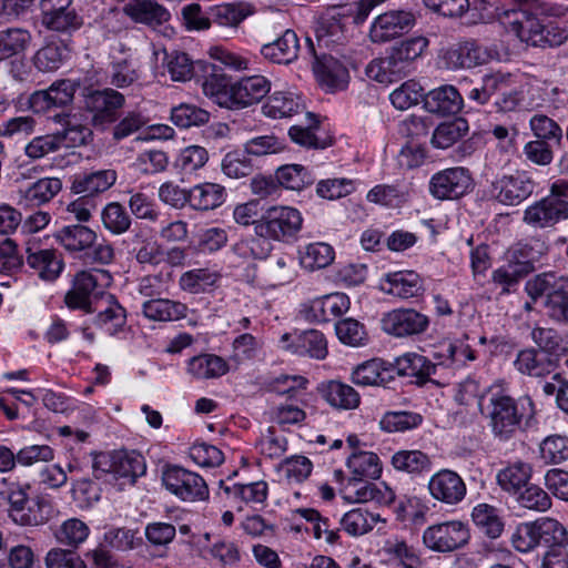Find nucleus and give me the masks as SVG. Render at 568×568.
Wrapping results in <instances>:
<instances>
[{"label": "nucleus", "instance_id": "nucleus-1", "mask_svg": "<svg viewBox=\"0 0 568 568\" xmlns=\"http://www.w3.org/2000/svg\"><path fill=\"white\" fill-rule=\"evenodd\" d=\"M346 466L349 470L347 486L355 495L356 503L375 501L379 505H388L394 498V491L387 486L379 487L372 483L379 478L382 465L377 454L358 450L347 458Z\"/></svg>", "mask_w": 568, "mask_h": 568}, {"label": "nucleus", "instance_id": "nucleus-2", "mask_svg": "<svg viewBox=\"0 0 568 568\" xmlns=\"http://www.w3.org/2000/svg\"><path fill=\"white\" fill-rule=\"evenodd\" d=\"M386 0H358L353 3L333 6L322 14L316 27L320 47L331 48L343 44L347 39V23H363L371 11Z\"/></svg>", "mask_w": 568, "mask_h": 568}, {"label": "nucleus", "instance_id": "nucleus-3", "mask_svg": "<svg viewBox=\"0 0 568 568\" xmlns=\"http://www.w3.org/2000/svg\"><path fill=\"white\" fill-rule=\"evenodd\" d=\"M428 45L424 37H414L393 45L384 58L372 60L365 69L366 75L378 83L389 84L407 77L414 61Z\"/></svg>", "mask_w": 568, "mask_h": 568}, {"label": "nucleus", "instance_id": "nucleus-4", "mask_svg": "<svg viewBox=\"0 0 568 568\" xmlns=\"http://www.w3.org/2000/svg\"><path fill=\"white\" fill-rule=\"evenodd\" d=\"M54 239L70 255L87 264H110L114 260L113 246L103 241L95 244L98 234L83 224H69L54 233Z\"/></svg>", "mask_w": 568, "mask_h": 568}, {"label": "nucleus", "instance_id": "nucleus-5", "mask_svg": "<svg viewBox=\"0 0 568 568\" xmlns=\"http://www.w3.org/2000/svg\"><path fill=\"white\" fill-rule=\"evenodd\" d=\"M525 292L534 302L544 298L547 316L552 322L568 325V277L540 273L525 283Z\"/></svg>", "mask_w": 568, "mask_h": 568}, {"label": "nucleus", "instance_id": "nucleus-6", "mask_svg": "<svg viewBox=\"0 0 568 568\" xmlns=\"http://www.w3.org/2000/svg\"><path fill=\"white\" fill-rule=\"evenodd\" d=\"M302 225L303 216L297 209L274 205L262 213L260 222L255 224V234L273 241L291 243L296 240Z\"/></svg>", "mask_w": 568, "mask_h": 568}, {"label": "nucleus", "instance_id": "nucleus-7", "mask_svg": "<svg viewBox=\"0 0 568 568\" xmlns=\"http://www.w3.org/2000/svg\"><path fill=\"white\" fill-rule=\"evenodd\" d=\"M92 467L98 479L111 476L113 479H125L130 484H134L146 470L144 457L140 453L124 449L99 453L94 456Z\"/></svg>", "mask_w": 568, "mask_h": 568}, {"label": "nucleus", "instance_id": "nucleus-8", "mask_svg": "<svg viewBox=\"0 0 568 568\" xmlns=\"http://www.w3.org/2000/svg\"><path fill=\"white\" fill-rule=\"evenodd\" d=\"M84 109L90 115L91 125L104 131L120 119L125 97L113 88L92 90L84 95Z\"/></svg>", "mask_w": 568, "mask_h": 568}, {"label": "nucleus", "instance_id": "nucleus-9", "mask_svg": "<svg viewBox=\"0 0 568 568\" xmlns=\"http://www.w3.org/2000/svg\"><path fill=\"white\" fill-rule=\"evenodd\" d=\"M470 531L460 520H446L428 526L423 532L424 546L435 552H453L465 547Z\"/></svg>", "mask_w": 568, "mask_h": 568}, {"label": "nucleus", "instance_id": "nucleus-10", "mask_svg": "<svg viewBox=\"0 0 568 568\" xmlns=\"http://www.w3.org/2000/svg\"><path fill=\"white\" fill-rule=\"evenodd\" d=\"M488 408L493 434L501 440L510 438L519 428L523 418L518 403L509 395L498 390L491 393Z\"/></svg>", "mask_w": 568, "mask_h": 568}, {"label": "nucleus", "instance_id": "nucleus-11", "mask_svg": "<svg viewBox=\"0 0 568 568\" xmlns=\"http://www.w3.org/2000/svg\"><path fill=\"white\" fill-rule=\"evenodd\" d=\"M470 171L464 166L448 168L436 172L429 180V193L437 200H457L473 190Z\"/></svg>", "mask_w": 568, "mask_h": 568}, {"label": "nucleus", "instance_id": "nucleus-12", "mask_svg": "<svg viewBox=\"0 0 568 568\" xmlns=\"http://www.w3.org/2000/svg\"><path fill=\"white\" fill-rule=\"evenodd\" d=\"M162 480L165 488L183 501L204 500L209 497L205 480L199 474L183 467H168Z\"/></svg>", "mask_w": 568, "mask_h": 568}, {"label": "nucleus", "instance_id": "nucleus-13", "mask_svg": "<svg viewBox=\"0 0 568 568\" xmlns=\"http://www.w3.org/2000/svg\"><path fill=\"white\" fill-rule=\"evenodd\" d=\"M73 0H40L41 22L54 32L72 34L83 24V18L72 6Z\"/></svg>", "mask_w": 568, "mask_h": 568}, {"label": "nucleus", "instance_id": "nucleus-14", "mask_svg": "<svg viewBox=\"0 0 568 568\" xmlns=\"http://www.w3.org/2000/svg\"><path fill=\"white\" fill-rule=\"evenodd\" d=\"M535 190V181L525 171L496 176L490 184V195L504 205H518Z\"/></svg>", "mask_w": 568, "mask_h": 568}, {"label": "nucleus", "instance_id": "nucleus-15", "mask_svg": "<svg viewBox=\"0 0 568 568\" xmlns=\"http://www.w3.org/2000/svg\"><path fill=\"white\" fill-rule=\"evenodd\" d=\"M568 219V201L556 196H545L527 206L523 222L532 229L552 227L558 222Z\"/></svg>", "mask_w": 568, "mask_h": 568}, {"label": "nucleus", "instance_id": "nucleus-16", "mask_svg": "<svg viewBox=\"0 0 568 568\" xmlns=\"http://www.w3.org/2000/svg\"><path fill=\"white\" fill-rule=\"evenodd\" d=\"M415 14L406 10H392L374 19L369 37L375 43H384L408 33L415 26Z\"/></svg>", "mask_w": 568, "mask_h": 568}, {"label": "nucleus", "instance_id": "nucleus-17", "mask_svg": "<svg viewBox=\"0 0 568 568\" xmlns=\"http://www.w3.org/2000/svg\"><path fill=\"white\" fill-rule=\"evenodd\" d=\"M282 348L298 356H307L317 361L328 354L327 341L317 329L286 333L281 337Z\"/></svg>", "mask_w": 568, "mask_h": 568}, {"label": "nucleus", "instance_id": "nucleus-18", "mask_svg": "<svg viewBox=\"0 0 568 568\" xmlns=\"http://www.w3.org/2000/svg\"><path fill=\"white\" fill-rule=\"evenodd\" d=\"M79 83L63 79L53 82L47 90L33 92L29 105L36 113H45L54 108H62L73 101Z\"/></svg>", "mask_w": 568, "mask_h": 568}, {"label": "nucleus", "instance_id": "nucleus-19", "mask_svg": "<svg viewBox=\"0 0 568 568\" xmlns=\"http://www.w3.org/2000/svg\"><path fill=\"white\" fill-rule=\"evenodd\" d=\"M428 325V317L413 308L394 310L382 318L383 331L396 337L422 334Z\"/></svg>", "mask_w": 568, "mask_h": 568}, {"label": "nucleus", "instance_id": "nucleus-20", "mask_svg": "<svg viewBox=\"0 0 568 568\" xmlns=\"http://www.w3.org/2000/svg\"><path fill=\"white\" fill-rule=\"evenodd\" d=\"M349 298L344 293H332L314 298L302 305L301 314L310 322L324 323L338 317L349 310Z\"/></svg>", "mask_w": 568, "mask_h": 568}, {"label": "nucleus", "instance_id": "nucleus-21", "mask_svg": "<svg viewBox=\"0 0 568 568\" xmlns=\"http://www.w3.org/2000/svg\"><path fill=\"white\" fill-rule=\"evenodd\" d=\"M430 496L446 505H457L467 493L463 478L454 470L440 469L428 480Z\"/></svg>", "mask_w": 568, "mask_h": 568}, {"label": "nucleus", "instance_id": "nucleus-22", "mask_svg": "<svg viewBox=\"0 0 568 568\" xmlns=\"http://www.w3.org/2000/svg\"><path fill=\"white\" fill-rule=\"evenodd\" d=\"M28 266L42 281H55L64 268L62 255L53 248H41L36 243H28L26 247Z\"/></svg>", "mask_w": 568, "mask_h": 568}, {"label": "nucleus", "instance_id": "nucleus-23", "mask_svg": "<svg viewBox=\"0 0 568 568\" xmlns=\"http://www.w3.org/2000/svg\"><path fill=\"white\" fill-rule=\"evenodd\" d=\"M196 65L202 71V89L204 94L220 106L230 109L233 83H231L223 69L210 62L200 61Z\"/></svg>", "mask_w": 568, "mask_h": 568}, {"label": "nucleus", "instance_id": "nucleus-24", "mask_svg": "<svg viewBox=\"0 0 568 568\" xmlns=\"http://www.w3.org/2000/svg\"><path fill=\"white\" fill-rule=\"evenodd\" d=\"M271 90V82L264 75L244 77L232 84L230 110H240L258 103Z\"/></svg>", "mask_w": 568, "mask_h": 568}, {"label": "nucleus", "instance_id": "nucleus-25", "mask_svg": "<svg viewBox=\"0 0 568 568\" xmlns=\"http://www.w3.org/2000/svg\"><path fill=\"white\" fill-rule=\"evenodd\" d=\"M381 290L400 300L419 297L425 291L423 278L414 271L387 273L381 281Z\"/></svg>", "mask_w": 568, "mask_h": 568}, {"label": "nucleus", "instance_id": "nucleus-26", "mask_svg": "<svg viewBox=\"0 0 568 568\" xmlns=\"http://www.w3.org/2000/svg\"><path fill=\"white\" fill-rule=\"evenodd\" d=\"M308 42L310 50L315 58L313 70L320 84L331 92L345 89L348 82V71L346 68L331 55L318 58L310 39Z\"/></svg>", "mask_w": 568, "mask_h": 568}, {"label": "nucleus", "instance_id": "nucleus-27", "mask_svg": "<svg viewBox=\"0 0 568 568\" xmlns=\"http://www.w3.org/2000/svg\"><path fill=\"white\" fill-rule=\"evenodd\" d=\"M300 40L295 31L287 29L273 42L261 47V54L270 62L290 64L298 57Z\"/></svg>", "mask_w": 568, "mask_h": 568}, {"label": "nucleus", "instance_id": "nucleus-28", "mask_svg": "<svg viewBox=\"0 0 568 568\" xmlns=\"http://www.w3.org/2000/svg\"><path fill=\"white\" fill-rule=\"evenodd\" d=\"M487 59L486 49L475 42H465L449 48L443 55L445 67L452 70L474 68L484 64Z\"/></svg>", "mask_w": 568, "mask_h": 568}, {"label": "nucleus", "instance_id": "nucleus-29", "mask_svg": "<svg viewBox=\"0 0 568 568\" xmlns=\"http://www.w3.org/2000/svg\"><path fill=\"white\" fill-rule=\"evenodd\" d=\"M102 302L105 306L101 308L98 307V311H95L97 315L92 323L105 334L114 336L119 332H122L126 324V311L111 294L102 297Z\"/></svg>", "mask_w": 568, "mask_h": 568}, {"label": "nucleus", "instance_id": "nucleus-30", "mask_svg": "<svg viewBox=\"0 0 568 568\" xmlns=\"http://www.w3.org/2000/svg\"><path fill=\"white\" fill-rule=\"evenodd\" d=\"M226 200L223 185L203 182L189 189V206L194 211L207 212L220 207Z\"/></svg>", "mask_w": 568, "mask_h": 568}, {"label": "nucleus", "instance_id": "nucleus-31", "mask_svg": "<svg viewBox=\"0 0 568 568\" xmlns=\"http://www.w3.org/2000/svg\"><path fill=\"white\" fill-rule=\"evenodd\" d=\"M437 368L438 365L427 357L417 353H407L396 358L392 369L396 371L399 376L416 377V383L422 385L432 381Z\"/></svg>", "mask_w": 568, "mask_h": 568}, {"label": "nucleus", "instance_id": "nucleus-32", "mask_svg": "<svg viewBox=\"0 0 568 568\" xmlns=\"http://www.w3.org/2000/svg\"><path fill=\"white\" fill-rule=\"evenodd\" d=\"M227 498L235 504H240L237 509L242 510V504L256 508L264 506L267 495L268 486L264 480L253 481L248 484H233L232 486H222Z\"/></svg>", "mask_w": 568, "mask_h": 568}, {"label": "nucleus", "instance_id": "nucleus-33", "mask_svg": "<svg viewBox=\"0 0 568 568\" xmlns=\"http://www.w3.org/2000/svg\"><path fill=\"white\" fill-rule=\"evenodd\" d=\"M471 520L480 534L489 539H498L505 530L501 510L493 505L480 503L471 510Z\"/></svg>", "mask_w": 568, "mask_h": 568}, {"label": "nucleus", "instance_id": "nucleus-34", "mask_svg": "<svg viewBox=\"0 0 568 568\" xmlns=\"http://www.w3.org/2000/svg\"><path fill=\"white\" fill-rule=\"evenodd\" d=\"M424 102L428 112L442 115L456 114L463 106V98L453 85H443L429 91Z\"/></svg>", "mask_w": 568, "mask_h": 568}, {"label": "nucleus", "instance_id": "nucleus-35", "mask_svg": "<svg viewBox=\"0 0 568 568\" xmlns=\"http://www.w3.org/2000/svg\"><path fill=\"white\" fill-rule=\"evenodd\" d=\"M390 464L397 471L416 477L432 470L433 458L419 449H400L392 456Z\"/></svg>", "mask_w": 568, "mask_h": 568}, {"label": "nucleus", "instance_id": "nucleus-36", "mask_svg": "<svg viewBox=\"0 0 568 568\" xmlns=\"http://www.w3.org/2000/svg\"><path fill=\"white\" fill-rule=\"evenodd\" d=\"M143 315L154 322H173L186 317L187 306L179 301L156 297L142 304Z\"/></svg>", "mask_w": 568, "mask_h": 568}, {"label": "nucleus", "instance_id": "nucleus-37", "mask_svg": "<svg viewBox=\"0 0 568 568\" xmlns=\"http://www.w3.org/2000/svg\"><path fill=\"white\" fill-rule=\"evenodd\" d=\"M323 398L337 409L351 410L361 404L359 394L348 384L341 381H328L320 387Z\"/></svg>", "mask_w": 568, "mask_h": 568}, {"label": "nucleus", "instance_id": "nucleus-38", "mask_svg": "<svg viewBox=\"0 0 568 568\" xmlns=\"http://www.w3.org/2000/svg\"><path fill=\"white\" fill-rule=\"evenodd\" d=\"M511 87V74L497 71L486 73L481 81L467 92V98L477 104L484 105L489 102L493 95Z\"/></svg>", "mask_w": 568, "mask_h": 568}, {"label": "nucleus", "instance_id": "nucleus-39", "mask_svg": "<svg viewBox=\"0 0 568 568\" xmlns=\"http://www.w3.org/2000/svg\"><path fill=\"white\" fill-rule=\"evenodd\" d=\"M351 378L357 386H384L393 379V369L375 358L357 365Z\"/></svg>", "mask_w": 568, "mask_h": 568}, {"label": "nucleus", "instance_id": "nucleus-40", "mask_svg": "<svg viewBox=\"0 0 568 568\" xmlns=\"http://www.w3.org/2000/svg\"><path fill=\"white\" fill-rule=\"evenodd\" d=\"M116 172L112 169L98 170L77 176L71 190L75 194L92 196L109 190L116 181Z\"/></svg>", "mask_w": 568, "mask_h": 568}, {"label": "nucleus", "instance_id": "nucleus-41", "mask_svg": "<svg viewBox=\"0 0 568 568\" xmlns=\"http://www.w3.org/2000/svg\"><path fill=\"white\" fill-rule=\"evenodd\" d=\"M304 108V102L297 94L290 91H276L263 104L262 111L267 118L282 119L301 113Z\"/></svg>", "mask_w": 568, "mask_h": 568}, {"label": "nucleus", "instance_id": "nucleus-42", "mask_svg": "<svg viewBox=\"0 0 568 568\" xmlns=\"http://www.w3.org/2000/svg\"><path fill=\"white\" fill-rule=\"evenodd\" d=\"M255 12L253 4L240 1L222 3L209 8L207 14L212 23L221 27H237L244 19Z\"/></svg>", "mask_w": 568, "mask_h": 568}, {"label": "nucleus", "instance_id": "nucleus-43", "mask_svg": "<svg viewBox=\"0 0 568 568\" xmlns=\"http://www.w3.org/2000/svg\"><path fill=\"white\" fill-rule=\"evenodd\" d=\"M532 468L529 463L515 460L499 469L496 480L499 487L509 494H517L531 478Z\"/></svg>", "mask_w": 568, "mask_h": 568}, {"label": "nucleus", "instance_id": "nucleus-44", "mask_svg": "<svg viewBox=\"0 0 568 568\" xmlns=\"http://www.w3.org/2000/svg\"><path fill=\"white\" fill-rule=\"evenodd\" d=\"M124 10L135 22L150 26H160L171 17L163 6L153 0H133L125 6Z\"/></svg>", "mask_w": 568, "mask_h": 568}, {"label": "nucleus", "instance_id": "nucleus-45", "mask_svg": "<svg viewBox=\"0 0 568 568\" xmlns=\"http://www.w3.org/2000/svg\"><path fill=\"white\" fill-rule=\"evenodd\" d=\"M530 337L540 351L550 356L560 358L568 355L567 336L556 328L535 326Z\"/></svg>", "mask_w": 568, "mask_h": 568}, {"label": "nucleus", "instance_id": "nucleus-46", "mask_svg": "<svg viewBox=\"0 0 568 568\" xmlns=\"http://www.w3.org/2000/svg\"><path fill=\"white\" fill-rule=\"evenodd\" d=\"M544 243L539 241L519 242L508 252L507 262L514 264L526 276L535 270V263L542 255Z\"/></svg>", "mask_w": 568, "mask_h": 568}, {"label": "nucleus", "instance_id": "nucleus-47", "mask_svg": "<svg viewBox=\"0 0 568 568\" xmlns=\"http://www.w3.org/2000/svg\"><path fill=\"white\" fill-rule=\"evenodd\" d=\"M32 40L29 30L11 27L0 31V61L19 57L26 52Z\"/></svg>", "mask_w": 568, "mask_h": 568}, {"label": "nucleus", "instance_id": "nucleus-48", "mask_svg": "<svg viewBox=\"0 0 568 568\" xmlns=\"http://www.w3.org/2000/svg\"><path fill=\"white\" fill-rule=\"evenodd\" d=\"M230 369L227 362L214 354H202L189 361L187 372L197 379L219 378Z\"/></svg>", "mask_w": 568, "mask_h": 568}, {"label": "nucleus", "instance_id": "nucleus-49", "mask_svg": "<svg viewBox=\"0 0 568 568\" xmlns=\"http://www.w3.org/2000/svg\"><path fill=\"white\" fill-rule=\"evenodd\" d=\"M514 366L519 373L531 377H544L552 371L551 361L534 347L519 351L514 361Z\"/></svg>", "mask_w": 568, "mask_h": 568}, {"label": "nucleus", "instance_id": "nucleus-50", "mask_svg": "<svg viewBox=\"0 0 568 568\" xmlns=\"http://www.w3.org/2000/svg\"><path fill=\"white\" fill-rule=\"evenodd\" d=\"M381 520L378 514L371 513L365 508H354L343 515L339 525L349 536L358 537L373 530Z\"/></svg>", "mask_w": 568, "mask_h": 568}, {"label": "nucleus", "instance_id": "nucleus-51", "mask_svg": "<svg viewBox=\"0 0 568 568\" xmlns=\"http://www.w3.org/2000/svg\"><path fill=\"white\" fill-rule=\"evenodd\" d=\"M388 559L402 568H419L420 557L417 550L398 537L388 538L383 547Z\"/></svg>", "mask_w": 568, "mask_h": 568}, {"label": "nucleus", "instance_id": "nucleus-52", "mask_svg": "<svg viewBox=\"0 0 568 568\" xmlns=\"http://www.w3.org/2000/svg\"><path fill=\"white\" fill-rule=\"evenodd\" d=\"M275 176L280 187L293 191H300L313 184L316 179L308 168L301 164L282 165L276 170Z\"/></svg>", "mask_w": 568, "mask_h": 568}, {"label": "nucleus", "instance_id": "nucleus-53", "mask_svg": "<svg viewBox=\"0 0 568 568\" xmlns=\"http://www.w3.org/2000/svg\"><path fill=\"white\" fill-rule=\"evenodd\" d=\"M538 545L549 550L555 547L568 545V530L564 524L552 517L537 519Z\"/></svg>", "mask_w": 568, "mask_h": 568}, {"label": "nucleus", "instance_id": "nucleus-54", "mask_svg": "<svg viewBox=\"0 0 568 568\" xmlns=\"http://www.w3.org/2000/svg\"><path fill=\"white\" fill-rule=\"evenodd\" d=\"M108 72L110 83L119 89L128 88L140 79V69L129 57L111 55Z\"/></svg>", "mask_w": 568, "mask_h": 568}, {"label": "nucleus", "instance_id": "nucleus-55", "mask_svg": "<svg viewBox=\"0 0 568 568\" xmlns=\"http://www.w3.org/2000/svg\"><path fill=\"white\" fill-rule=\"evenodd\" d=\"M62 189V181L58 178H43L23 191L21 201L26 205H42L50 202Z\"/></svg>", "mask_w": 568, "mask_h": 568}, {"label": "nucleus", "instance_id": "nucleus-56", "mask_svg": "<svg viewBox=\"0 0 568 568\" xmlns=\"http://www.w3.org/2000/svg\"><path fill=\"white\" fill-rule=\"evenodd\" d=\"M468 122L464 118L440 123L434 131L432 144L436 149H448L467 134Z\"/></svg>", "mask_w": 568, "mask_h": 568}, {"label": "nucleus", "instance_id": "nucleus-57", "mask_svg": "<svg viewBox=\"0 0 568 568\" xmlns=\"http://www.w3.org/2000/svg\"><path fill=\"white\" fill-rule=\"evenodd\" d=\"M306 119V125L296 124L288 130L292 141L305 148L325 149L328 146L332 141L323 139L317 134L318 121L315 119L314 114L307 112Z\"/></svg>", "mask_w": 568, "mask_h": 568}, {"label": "nucleus", "instance_id": "nucleus-58", "mask_svg": "<svg viewBox=\"0 0 568 568\" xmlns=\"http://www.w3.org/2000/svg\"><path fill=\"white\" fill-rule=\"evenodd\" d=\"M539 458L546 465H560L568 460V436L551 434L539 443Z\"/></svg>", "mask_w": 568, "mask_h": 568}, {"label": "nucleus", "instance_id": "nucleus-59", "mask_svg": "<svg viewBox=\"0 0 568 568\" xmlns=\"http://www.w3.org/2000/svg\"><path fill=\"white\" fill-rule=\"evenodd\" d=\"M368 202L386 207H400L408 200V190L399 184H378L368 191Z\"/></svg>", "mask_w": 568, "mask_h": 568}, {"label": "nucleus", "instance_id": "nucleus-60", "mask_svg": "<svg viewBox=\"0 0 568 568\" xmlns=\"http://www.w3.org/2000/svg\"><path fill=\"white\" fill-rule=\"evenodd\" d=\"M68 53L64 43L50 42L36 52L33 64L40 72H53L63 64Z\"/></svg>", "mask_w": 568, "mask_h": 568}, {"label": "nucleus", "instance_id": "nucleus-61", "mask_svg": "<svg viewBox=\"0 0 568 568\" xmlns=\"http://www.w3.org/2000/svg\"><path fill=\"white\" fill-rule=\"evenodd\" d=\"M219 280V274L210 268H193L184 272L179 280L182 291L199 294L212 287Z\"/></svg>", "mask_w": 568, "mask_h": 568}, {"label": "nucleus", "instance_id": "nucleus-62", "mask_svg": "<svg viewBox=\"0 0 568 568\" xmlns=\"http://www.w3.org/2000/svg\"><path fill=\"white\" fill-rule=\"evenodd\" d=\"M103 226L112 234L120 235L129 231L132 219L125 207L118 203H108L101 212Z\"/></svg>", "mask_w": 568, "mask_h": 568}, {"label": "nucleus", "instance_id": "nucleus-63", "mask_svg": "<svg viewBox=\"0 0 568 568\" xmlns=\"http://www.w3.org/2000/svg\"><path fill=\"white\" fill-rule=\"evenodd\" d=\"M423 416L415 412L392 410L386 412L381 418V428L388 433L406 432L418 427Z\"/></svg>", "mask_w": 568, "mask_h": 568}, {"label": "nucleus", "instance_id": "nucleus-64", "mask_svg": "<svg viewBox=\"0 0 568 568\" xmlns=\"http://www.w3.org/2000/svg\"><path fill=\"white\" fill-rule=\"evenodd\" d=\"M209 120L210 113L194 104L181 103L171 111V121L181 129L201 126Z\"/></svg>", "mask_w": 568, "mask_h": 568}]
</instances>
